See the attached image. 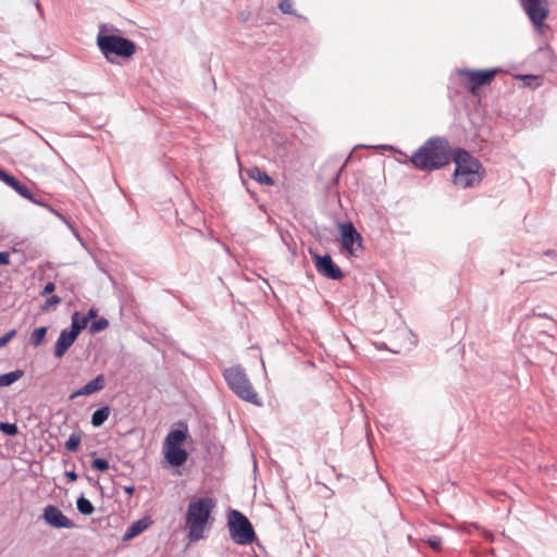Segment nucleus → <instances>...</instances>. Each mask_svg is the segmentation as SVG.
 I'll list each match as a JSON object with an SVG mask.
<instances>
[{
  "label": "nucleus",
  "mask_w": 557,
  "mask_h": 557,
  "mask_svg": "<svg viewBox=\"0 0 557 557\" xmlns=\"http://www.w3.org/2000/svg\"><path fill=\"white\" fill-rule=\"evenodd\" d=\"M453 154L449 143L444 137L429 138L411 157L413 166L421 171H434L450 162Z\"/></svg>",
  "instance_id": "f257e3e1"
},
{
  "label": "nucleus",
  "mask_w": 557,
  "mask_h": 557,
  "mask_svg": "<svg viewBox=\"0 0 557 557\" xmlns=\"http://www.w3.org/2000/svg\"><path fill=\"white\" fill-rule=\"evenodd\" d=\"M455 172L453 183L461 188H470L479 185L485 175L482 163L465 149H457L453 153Z\"/></svg>",
  "instance_id": "f03ea898"
},
{
  "label": "nucleus",
  "mask_w": 557,
  "mask_h": 557,
  "mask_svg": "<svg viewBox=\"0 0 557 557\" xmlns=\"http://www.w3.org/2000/svg\"><path fill=\"white\" fill-rule=\"evenodd\" d=\"M216 503L210 497L191 498L186 512L187 537L190 542L203 539V533Z\"/></svg>",
  "instance_id": "7ed1b4c3"
},
{
  "label": "nucleus",
  "mask_w": 557,
  "mask_h": 557,
  "mask_svg": "<svg viewBox=\"0 0 557 557\" xmlns=\"http://www.w3.org/2000/svg\"><path fill=\"white\" fill-rule=\"evenodd\" d=\"M224 380L228 387L238 396L240 399L248 401L256 406H261L258 394L253 389L245 369L242 366H234L227 368L223 372Z\"/></svg>",
  "instance_id": "20e7f679"
},
{
  "label": "nucleus",
  "mask_w": 557,
  "mask_h": 557,
  "mask_svg": "<svg viewBox=\"0 0 557 557\" xmlns=\"http://www.w3.org/2000/svg\"><path fill=\"white\" fill-rule=\"evenodd\" d=\"M97 45L110 63H114L113 57L131 58L136 51V46L131 39L117 35L99 33Z\"/></svg>",
  "instance_id": "39448f33"
},
{
  "label": "nucleus",
  "mask_w": 557,
  "mask_h": 557,
  "mask_svg": "<svg viewBox=\"0 0 557 557\" xmlns=\"http://www.w3.org/2000/svg\"><path fill=\"white\" fill-rule=\"evenodd\" d=\"M230 536L238 545H248L256 540V533L249 519L240 511L233 509L227 521Z\"/></svg>",
  "instance_id": "423d86ee"
},
{
  "label": "nucleus",
  "mask_w": 557,
  "mask_h": 557,
  "mask_svg": "<svg viewBox=\"0 0 557 557\" xmlns=\"http://www.w3.org/2000/svg\"><path fill=\"white\" fill-rule=\"evenodd\" d=\"M497 69L456 70V75L460 78L463 86L472 94H474L478 88L488 85L495 77Z\"/></svg>",
  "instance_id": "0eeeda50"
},
{
  "label": "nucleus",
  "mask_w": 557,
  "mask_h": 557,
  "mask_svg": "<svg viewBox=\"0 0 557 557\" xmlns=\"http://www.w3.org/2000/svg\"><path fill=\"white\" fill-rule=\"evenodd\" d=\"M343 248L351 256L362 249V237L351 222L339 225Z\"/></svg>",
  "instance_id": "6e6552de"
},
{
  "label": "nucleus",
  "mask_w": 557,
  "mask_h": 557,
  "mask_svg": "<svg viewBox=\"0 0 557 557\" xmlns=\"http://www.w3.org/2000/svg\"><path fill=\"white\" fill-rule=\"evenodd\" d=\"M521 5L531 23L540 27L548 16L547 0H521Z\"/></svg>",
  "instance_id": "1a4fd4ad"
},
{
  "label": "nucleus",
  "mask_w": 557,
  "mask_h": 557,
  "mask_svg": "<svg viewBox=\"0 0 557 557\" xmlns=\"http://www.w3.org/2000/svg\"><path fill=\"white\" fill-rule=\"evenodd\" d=\"M314 265L318 273L326 278L338 281L344 277L343 271L334 263L329 253L314 255Z\"/></svg>",
  "instance_id": "9d476101"
},
{
  "label": "nucleus",
  "mask_w": 557,
  "mask_h": 557,
  "mask_svg": "<svg viewBox=\"0 0 557 557\" xmlns=\"http://www.w3.org/2000/svg\"><path fill=\"white\" fill-rule=\"evenodd\" d=\"M42 519L47 524L55 529H72L75 525L74 522L54 505H47L45 507Z\"/></svg>",
  "instance_id": "9b49d317"
},
{
  "label": "nucleus",
  "mask_w": 557,
  "mask_h": 557,
  "mask_svg": "<svg viewBox=\"0 0 557 557\" xmlns=\"http://www.w3.org/2000/svg\"><path fill=\"white\" fill-rule=\"evenodd\" d=\"M106 380L103 374H98L94 380L71 394L70 399H75L79 396L91 395L104 388Z\"/></svg>",
  "instance_id": "f8f14e48"
},
{
  "label": "nucleus",
  "mask_w": 557,
  "mask_h": 557,
  "mask_svg": "<svg viewBox=\"0 0 557 557\" xmlns=\"http://www.w3.org/2000/svg\"><path fill=\"white\" fill-rule=\"evenodd\" d=\"M76 338L67 329L62 330L54 346V357L62 358Z\"/></svg>",
  "instance_id": "ddd939ff"
},
{
  "label": "nucleus",
  "mask_w": 557,
  "mask_h": 557,
  "mask_svg": "<svg viewBox=\"0 0 557 557\" xmlns=\"http://www.w3.org/2000/svg\"><path fill=\"white\" fill-rule=\"evenodd\" d=\"M165 458L171 466L181 467L186 462L188 454L182 447H168Z\"/></svg>",
  "instance_id": "4468645a"
},
{
  "label": "nucleus",
  "mask_w": 557,
  "mask_h": 557,
  "mask_svg": "<svg viewBox=\"0 0 557 557\" xmlns=\"http://www.w3.org/2000/svg\"><path fill=\"white\" fill-rule=\"evenodd\" d=\"M150 521L148 519H139L133 522L125 531L123 535V541H129L134 537L141 534L150 525Z\"/></svg>",
  "instance_id": "2eb2a0df"
},
{
  "label": "nucleus",
  "mask_w": 557,
  "mask_h": 557,
  "mask_svg": "<svg viewBox=\"0 0 557 557\" xmlns=\"http://www.w3.org/2000/svg\"><path fill=\"white\" fill-rule=\"evenodd\" d=\"M187 437V428L172 430L165 437V446L168 447H181V444Z\"/></svg>",
  "instance_id": "dca6fc26"
},
{
  "label": "nucleus",
  "mask_w": 557,
  "mask_h": 557,
  "mask_svg": "<svg viewBox=\"0 0 557 557\" xmlns=\"http://www.w3.org/2000/svg\"><path fill=\"white\" fill-rule=\"evenodd\" d=\"M247 174L251 180H253L262 185H265V186L274 185V180L270 175H268V173L264 170H262L261 168L253 166L247 171Z\"/></svg>",
  "instance_id": "f3484780"
},
{
  "label": "nucleus",
  "mask_w": 557,
  "mask_h": 557,
  "mask_svg": "<svg viewBox=\"0 0 557 557\" xmlns=\"http://www.w3.org/2000/svg\"><path fill=\"white\" fill-rule=\"evenodd\" d=\"M5 184L8 186H10L11 188H13L21 197H23V198H25L27 200H33L32 191L27 188V186L22 184L14 176H11L10 178H8V182Z\"/></svg>",
  "instance_id": "a211bd4d"
},
{
  "label": "nucleus",
  "mask_w": 557,
  "mask_h": 557,
  "mask_svg": "<svg viewBox=\"0 0 557 557\" xmlns=\"http://www.w3.org/2000/svg\"><path fill=\"white\" fill-rule=\"evenodd\" d=\"M110 416V408L108 406H103L94 411L91 414V424L95 428L101 426Z\"/></svg>",
  "instance_id": "6ab92c4d"
},
{
  "label": "nucleus",
  "mask_w": 557,
  "mask_h": 557,
  "mask_svg": "<svg viewBox=\"0 0 557 557\" xmlns=\"http://www.w3.org/2000/svg\"><path fill=\"white\" fill-rule=\"evenodd\" d=\"M24 375V371L16 369L14 371L0 374V387H7L18 381Z\"/></svg>",
  "instance_id": "aec40b11"
},
{
  "label": "nucleus",
  "mask_w": 557,
  "mask_h": 557,
  "mask_svg": "<svg viewBox=\"0 0 557 557\" xmlns=\"http://www.w3.org/2000/svg\"><path fill=\"white\" fill-rule=\"evenodd\" d=\"M87 324L86 320L78 312H74L72 314L71 329L69 331L77 337Z\"/></svg>",
  "instance_id": "412c9836"
},
{
  "label": "nucleus",
  "mask_w": 557,
  "mask_h": 557,
  "mask_svg": "<svg viewBox=\"0 0 557 557\" xmlns=\"http://www.w3.org/2000/svg\"><path fill=\"white\" fill-rule=\"evenodd\" d=\"M77 510L84 516H90L95 511V507L89 499L81 496L76 500Z\"/></svg>",
  "instance_id": "4be33fe9"
},
{
  "label": "nucleus",
  "mask_w": 557,
  "mask_h": 557,
  "mask_svg": "<svg viewBox=\"0 0 557 557\" xmlns=\"http://www.w3.org/2000/svg\"><path fill=\"white\" fill-rule=\"evenodd\" d=\"M47 331L46 326L35 329L30 334L29 344L34 347L40 346L47 335Z\"/></svg>",
  "instance_id": "5701e85b"
},
{
  "label": "nucleus",
  "mask_w": 557,
  "mask_h": 557,
  "mask_svg": "<svg viewBox=\"0 0 557 557\" xmlns=\"http://www.w3.org/2000/svg\"><path fill=\"white\" fill-rule=\"evenodd\" d=\"M82 442V433L73 432L69 440L65 442L64 446L69 451H76L79 447V444Z\"/></svg>",
  "instance_id": "b1692460"
},
{
  "label": "nucleus",
  "mask_w": 557,
  "mask_h": 557,
  "mask_svg": "<svg viewBox=\"0 0 557 557\" xmlns=\"http://www.w3.org/2000/svg\"><path fill=\"white\" fill-rule=\"evenodd\" d=\"M108 326H109V321L106 318H99L90 324L89 331L91 334H96V333H99V332L106 330Z\"/></svg>",
  "instance_id": "393cba45"
},
{
  "label": "nucleus",
  "mask_w": 557,
  "mask_h": 557,
  "mask_svg": "<svg viewBox=\"0 0 557 557\" xmlns=\"http://www.w3.org/2000/svg\"><path fill=\"white\" fill-rule=\"evenodd\" d=\"M0 431L5 435L15 436L18 433V428L15 423L0 422Z\"/></svg>",
  "instance_id": "a878e982"
},
{
  "label": "nucleus",
  "mask_w": 557,
  "mask_h": 557,
  "mask_svg": "<svg viewBox=\"0 0 557 557\" xmlns=\"http://www.w3.org/2000/svg\"><path fill=\"white\" fill-rule=\"evenodd\" d=\"M294 7V0H282L278 4V9L284 13V14H290V15H295V16H299L296 11L293 9Z\"/></svg>",
  "instance_id": "bb28decb"
},
{
  "label": "nucleus",
  "mask_w": 557,
  "mask_h": 557,
  "mask_svg": "<svg viewBox=\"0 0 557 557\" xmlns=\"http://www.w3.org/2000/svg\"><path fill=\"white\" fill-rule=\"evenodd\" d=\"M91 467L98 471H106L110 468V465L107 459L96 458L92 460Z\"/></svg>",
  "instance_id": "cd10ccee"
},
{
  "label": "nucleus",
  "mask_w": 557,
  "mask_h": 557,
  "mask_svg": "<svg viewBox=\"0 0 557 557\" xmlns=\"http://www.w3.org/2000/svg\"><path fill=\"white\" fill-rule=\"evenodd\" d=\"M51 213H53L58 219H60L72 232L73 234L79 238L78 234L75 232L72 223L62 214L60 213L59 211L57 210H53Z\"/></svg>",
  "instance_id": "c85d7f7f"
},
{
  "label": "nucleus",
  "mask_w": 557,
  "mask_h": 557,
  "mask_svg": "<svg viewBox=\"0 0 557 557\" xmlns=\"http://www.w3.org/2000/svg\"><path fill=\"white\" fill-rule=\"evenodd\" d=\"M428 544L434 550H440L442 548V539H441V536L433 535V536L429 537Z\"/></svg>",
  "instance_id": "c756f323"
},
{
  "label": "nucleus",
  "mask_w": 557,
  "mask_h": 557,
  "mask_svg": "<svg viewBox=\"0 0 557 557\" xmlns=\"http://www.w3.org/2000/svg\"><path fill=\"white\" fill-rule=\"evenodd\" d=\"M16 334L15 330H11L10 332L5 333L4 335L0 336V348L4 347Z\"/></svg>",
  "instance_id": "7c9ffc66"
},
{
  "label": "nucleus",
  "mask_w": 557,
  "mask_h": 557,
  "mask_svg": "<svg viewBox=\"0 0 557 557\" xmlns=\"http://www.w3.org/2000/svg\"><path fill=\"white\" fill-rule=\"evenodd\" d=\"M60 302H61V298H60L59 296L53 295V296L49 297V298L46 300L45 306L42 307V309H45V310H46V309H48L49 307H51V306H55V305H58V304H60Z\"/></svg>",
  "instance_id": "2f4dec72"
},
{
  "label": "nucleus",
  "mask_w": 557,
  "mask_h": 557,
  "mask_svg": "<svg viewBox=\"0 0 557 557\" xmlns=\"http://www.w3.org/2000/svg\"><path fill=\"white\" fill-rule=\"evenodd\" d=\"M54 289H55L54 283L49 282L45 285V287L40 294H41V296H47V295L51 294L52 292H54Z\"/></svg>",
  "instance_id": "473e14b6"
},
{
  "label": "nucleus",
  "mask_w": 557,
  "mask_h": 557,
  "mask_svg": "<svg viewBox=\"0 0 557 557\" xmlns=\"http://www.w3.org/2000/svg\"><path fill=\"white\" fill-rule=\"evenodd\" d=\"M10 263V253L8 251H0V265H8Z\"/></svg>",
  "instance_id": "72a5a7b5"
},
{
  "label": "nucleus",
  "mask_w": 557,
  "mask_h": 557,
  "mask_svg": "<svg viewBox=\"0 0 557 557\" xmlns=\"http://www.w3.org/2000/svg\"><path fill=\"white\" fill-rule=\"evenodd\" d=\"M98 314V310L96 308H90L88 310V312L83 315V318L86 320V322L88 323L91 319H95Z\"/></svg>",
  "instance_id": "f704fd0d"
},
{
  "label": "nucleus",
  "mask_w": 557,
  "mask_h": 557,
  "mask_svg": "<svg viewBox=\"0 0 557 557\" xmlns=\"http://www.w3.org/2000/svg\"><path fill=\"white\" fill-rule=\"evenodd\" d=\"M65 478L70 481V482H74L77 480V474L75 471L71 470V471H66L65 472Z\"/></svg>",
  "instance_id": "c9c22d12"
},
{
  "label": "nucleus",
  "mask_w": 557,
  "mask_h": 557,
  "mask_svg": "<svg viewBox=\"0 0 557 557\" xmlns=\"http://www.w3.org/2000/svg\"><path fill=\"white\" fill-rule=\"evenodd\" d=\"M543 255L557 260V251L554 249H547L543 252Z\"/></svg>",
  "instance_id": "e433bc0d"
},
{
  "label": "nucleus",
  "mask_w": 557,
  "mask_h": 557,
  "mask_svg": "<svg viewBox=\"0 0 557 557\" xmlns=\"http://www.w3.org/2000/svg\"><path fill=\"white\" fill-rule=\"evenodd\" d=\"M11 176L12 175H10L9 173H7L2 169H0V181H2L3 183H7L8 178H10Z\"/></svg>",
  "instance_id": "4c0bfd02"
},
{
  "label": "nucleus",
  "mask_w": 557,
  "mask_h": 557,
  "mask_svg": "<svg viewBox=\"0 0 557 557\" xmlns=\"http://www.w3.org/2000/svg\"><path fill=\"white\" fill-rule=\"evenodd\" d=\"M11 176L12 175H10L9 173H7L2 169H0V181H2L3 183H7L8 178H10Z\"/></svg>",
  "instance_id": "58836bf2"
},
{
  "label": "nucleus",
  "mask_w": 557,
  "mask_h": 557,
  "mask_svg": "<svg viewBox=\"0 0 557 557\" xmlns=\"http://www.w3.org/2000/svg\"><path fill=\"white\" fill-rule=\"evenodd\" d=\"M124 492L128 495H133L135 493V486L134 485L124 486Z\"/></svg>",
  "instance_id": "ea45409f"
},
{
  "label": "nucleus",
  "mask_w": 557,
  "mask_h": 557,
  "mask_svg": "<svg viewBox=\"0 0 557 557\" xmlns=\"http://www.w3.org/2000/svg\"><path fill=\"white\" fill-rule=\"evenodd\" d=\"M30 201H32L33 203H36V205L41 206V207H42V205H46V203H47V202H44V201H41V200H38V199L34 198V197H33V200H30Z\"/></svg>",
  "instance_id": "a19ab883"
},
{
  "label": "nucleus",
  "mask_w": 557,
  "mask_h": 557,
  "mask_svg": "<svg viewBox=\"0 0 557 557\" xmlns=\"http://www.w3.org/2000/svg\"><path fill=\"white\" fill-rule=\"evenodd\" d=\"M523 79H524V81H529V79H536V77H535V76H533V75H525V76H523Z\"/></svg>",
  "instance_id": "79ce46f5"
},
{
  "label": "nucleus",
  "mask_w": 557,
  "mask_h": 557,
  "mask_svg": "<svg viewBox=\"0 0 557 557\" xmlns=\"http://www.w3.org/2000/svg\"><path fill=\"white\" fill-rule=\"evenodd\" d=\"M42 207L49 210L50 212L54 210L49 203L42 205Z\"/></svg>",
  "instance_id": "37998d69"
},
{
  "label": "nucleus",
  "mask_w": 557,
  "mask_h": 557,
  "mask_svg": "<svg viewBox=\"0 0 557 557\" xmlns=\"http://www.w3.org/2000/svg\"><path fill=\"white\" fill-rule=\"evenodd\" d=\"M36 8L40 13H42L41 5L39 2H36Z\"/></svg>",
  "instance_id": "c03bdc74"
}]
</instances>
